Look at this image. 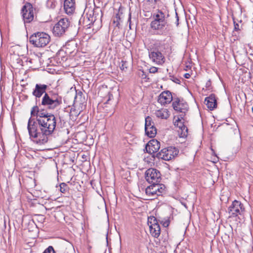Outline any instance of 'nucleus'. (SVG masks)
I'll list each match as a JSON object with an SVG mask.
<instances>
[{
	"label": "nucleus",
	"instance_id": "obj_1",
	"mask_svg": "<svg viewBox=\"0 0 253 253\" xmlns=\"http://www.w3.org/2000/svg\"><path fill=\"white\" fill-rule=\"evenodd\" d=\"M56 121L54 115L50 114L48 118L36 119L30 117L28 120L27 129L31 139L38 144L46 143L48 136L55 128Z\"/></svg>",
	"mask_w": 253,
	"mask_h": 253
},
{
	"label": "nucleus",
	"instance_id": "obj_2",
	"mask_svg": "<svg viewBox=\"0 0 253 253\" xmlns=\"http://www.w3.org/2000/svg\"><path fill=\"white\" fill-rule=\"evenodd\" d=\"M154 20L151 22V28L157 31V34L163 36H169L170 29L168 24L167 19L156 13L153 14Z\"/></svg>",
	"mask_w": 253,
	"mask_h": 253
},
{
	"label": "nucleus",
	"instance_id": "obj_3",
	"mask_svg": "<svg viewBox=\"0 0 253 253\" xmlns=\"http://www.w3.org/2000/svg\"><path fill=\"white\" fill-rule=\"evenodd\" d=\"M62 103V97L58 93L51 91L44 94L40 105L45 107L49 110H53L58 108Z\"/></svg>",
	"mask_w": 253,
	"mask_h": 253
},
{
	"label": "nucleus",
	"instance_id": "obj_4",
	"mask_svg": "<svg viewBox=\"0 0 253 253\" xmlns=\"http://www.w3.org/2000/svg\"><path fill=\"white\" fill-rule=\"evenodd\" d=\"M50 37L44 32H37L29 38V42L34 46L42 47L46 46L50 42Z\"/></svg>",
	"mask_w": 253,
	"mask_h": 253
},
{
	"label": "nucleus",
	"instance_id": "obj_5",
	"mask_svg": "<svg viewBox=\"0 0 253 253\" xmlns=\"http://www.w3.org/2000/svg\"><path fill=\"white\" fill-rule=\"evenodd\" d=\"M165 192V186L164 184L159 183H152L145 189L146 195L152 199H155L159 196L162 195Z\"/></svg>",
	"mask_w": 253,
	"mask_h": 253
},
{
	"label": "nucleus",
	"instance_id": "obj_6",
	"mask_svg": "<svg viewBox=\"0 0 253 253\" xmlns=\"http://www.w3.org/2000/svg\"><path fill=\"white\" fill-rule=\"evenodd\" d=\"M179 150L175 147L170 146L165 148L157 153L156 157L159 159L169 161L176 157Z\"/></svg>",
	"mask_w": 253,
	"mask_h": 253
},
{
	"label": "nucleus",
	"instance_id": "obj_7",
	"mask_svg": "<svg viewBox=\"0 0 253 253\" xmlns=\"http://www.w3.org/2000/svg\"><path fill=\"white\" fill-rule=\"evenodd\" d=\"M35 9L30 2H26L23 6L21 13L24 23H29L33 21L35 14Z\"/></svg>",
	"mask_w": 253,
	"mask_h": 253
},
{
	"label": "nucleus",
	"instance_id": "obj_8",
	"mask_svg": "<svg viewBox=\"0 0 253 253\" xmlns=\"http://www.w3.org/2000/svg\"><path fill=\"white\" fill-rule=\"evenodd\" d=\"M69 25L70 22L67 18H62L53 27L52 32L55 36H61L65 33Z\"/></svg>",
	"mask_w": 253,
	"mask_h": 253
},
{
	"label": "nucleus",
	"instance_id": "obj_9",
	"mask_svg": "<svg viewBox=\"0 0 253 253\" xmlns=\"http://www.w3.org/2000/svg\"><path fill=\"white\" fill-rule=\"evenodd\" d=\"M161 176L160 172L153 168L148 169L145 173V179L149 183H159L161 179Z\"/></svg>",
	"mask_w": 253,
	"mask_h": 253
},
{
	"label": "nucleus",
	"instance_id": "obj_10",
	"mask_svg": "<svg viewBox=\"0 0 253 253\" xmlns=\"http://www.w3.org/2000/svg\"><path fill=\"white\" fill-rule=\"evenodd\" d=\"M244 210L243 205L239 201L235 200L228 208V212L230 216L235 217L238 214H241Z\"/></svg>",
	"mask_w": 253,
	"mask_h": 253
},
{
	"label": "nucleus",
	"instance_id": "obj_11",
	"mask_svg": "<svg viewBox=\"0 0 253 253\" xmlns=\"http://www.w3.org/2000/svg\"><path fill=\"white\" fill-rule=\"evenodd\" d=\"M149 56L153 62L158 65H162L165 61L164 56L158 50L149 51Z\"/></svg>",
	"mask_w": 253,
	"mask_h": 253
},
{
	"label": "nucleus",
	"instance_id": "obj_12",
	"mask_svg": "<svg viewBox=\"0 0 253 253\" xmlns=\"http://www.w3.org/2000/svg\"><path fill=\"white\" fill-rule=\"evenodd\" d=\"M172 107L175 111L185 114L188 109L187 103L183 100L177 98L172 102Z\"/></svg>",
	"mask_w": 253,
	"mask_h": 253
},
{
	"label": "nucleus",
	"instance_id": "obj_13",
	"mask_svg": "<svg viewBox=\"0 0 253 253\" xmlns=\"http://www.w3.org/2000/svg\"><path fill=\"white\" fill-rule=\"evenodd\" d=\"M48 87V86L45 84H37L35 85V87L32 92V94L36 98H40L42 95L45 93L46 89Z\"/></svg>",
	"mask_w": 253,
	"mask_h": 253
},
{
	"label": "nucleus",
	"instance_id": "obj_14",
	"mask_svg": "<svg viewBox=\"0 0 253 253\" xmlns=\"http://www.w3.org/2000/svg\"><path fill=\"white\" fill-rule=\"evenodd\" d=\"M160 148V142L156 139H152L147 144L145 149L147 153L152 154L157 152Z\"/></svg>",
	"mask_w": 253,
	"mask_h": 253
},
{
	"label": "nucleus",
	"instance_id": "obj_15",
	"mask_svg": "<svg viewBox=\"0 0 253 253\" xmlns=\"http://www.w3.org/2000/svg\"><path fill=\"white\" fill-rule=\"evenodd\" d=\"M172 100V96L169 91L162 92L159 96L158 102L162 105L169 103Z\"/></svg>",
	"mask_w": 253,
	"mask_h": 253
},
{
	"label": "nucleus",
	"instance_id": "obj_16",
	"mask_svg": "<svg viewBox=\"0 0 253 253\" xmlns=\"http://www.w3.org/2000/svg\"><path fill=\"white\" fill-rule=\"evenodd\" d=\"M75 0H64V9L67 14H72L75 10Z\"/></svg>",
	"mask_w": 253,
	"mask_h": 253
},
{
	"label": "nucleus",
	"instance_id": "obj_17",
	"mask_svg": "<svg viewBox=\"0 0 253 253\" xmlns=\"http://www.w3.org/2000/svg\"><path fill=\"white\" fill-rule=\"evenodd\" d=\"M205 103L210 110H213L217 106L216 99L213 94H211L205 99Z\"/></svg>",
	"mask_w": 253,
	"mask_h": 253
},
{
	"label": "nucleus",
	"instance_id": "obj_18",
	"mask_svg": "<svg viewBox=\"0 0 253 253\" xmlns=\"http://www.w3.org/2000/svg\"><path fill=\"white\" fill-rule=\"evenodd\" d=\"M174 125L179 128L181 130V137H186L188 134V128L183 125V122H181L179 118L174 122Z\"/></svg>",
	"mask_w": 253,
	"mask_h": 253
},
{
	"label": "nucleus",
	"instance_id": "obj_19",
	"mask_svg": "<svg viewBox=\"0 0 253 253\" xmlns=\"http://www.w3.org/2000/svg\"><path fill=\"white\" fill-rule=\"evenodd\" d=\"M157 117L162 119H167L169 116V111L166 109H162L155 112Z\"/></svg>",
	"mask_w": 253,
	"mask_h": 253
},
{
	"label": "nucleus",
	"instance_id": "obj_20",
	"mask_svg": "<svg viewBox=\"0 0 253 253\" xmlns=\"http://www.w3.org/2000/svg\"><path fill=\"white\" fill-rule=\"evenodd\" d=\"M150 232L151 235L155 238H158L161 233V228L159 224H154L153 226L150 228Z\"/></svg>",
	"mask_w": 253,
	"mask_h": 253
},
{
	"label": "nucleus",
	"instance_id": "obj_21",
	"mask_svg": "<svg viewBox=\"0 0 253 253\" xmlns=\"http://www.w3.org/2000/svg\"><path fill=\"white\" fill-rule=\"evenodd\" d=\"M46 6L48 8L54 9L60 6L59 0H47Z\"/></svg>",
	"mask_w": 253,
	"mask_h": 253
},
{
	"label": "nucleus",
	"instance_id": "obj_22",
	"mask_svg": "<svg viewBox=\"0 0 253 253\" xmlns=\"http://www.w3.org/2000/svg\"><path fill=\"white\" fill-rule=\"evenodd\" d=\"M145 131L146 134L151 138L154 137L157 134V129L155 126L145 129Z\"/></svg>",
	"mask_w": 253,
	"mask_h": 253
},
{
	"label": "nucleus",
	"instance_id": "obj_23",
	"mask_svg": "<svg viewBox=\"0 0 253 253\" xmlns=\"http://www.w3.org/2000/svg\"><path fill=\"white\" fill-rule=\"evenodd\" d=\"M155 13L166 19H167L169 16V10L167 9L166 7H163L161 9H158Z\"/></svg>",
	"mask_w": 253,
	"mask_h": 253
},
{
	"label": "nucleus",
	"instance_id": "obj_24",
	"mask_svg": "<svg viewBox=\"0 0 253 253\" xmlns=\"http://www.w3.org/2000/svg\"><path fill=\"white\" fill-rule=\"evenodd\" d=\"M93 14V10H91L89 14L86 13V23L88 25H90V24L94 23L96 20L95 18L92 16Z\"/></svg>",
	"mask_w": 253,
	"mask_h": 253
},
{
	"label": "nucleus",
	"instance_id": "obj_25",
	"mask_svg": "<svg viewBox=\"0 0 253 253\" xmlns=\"http://www.w3.org/2000/svg\"><path fill=\"white\" fill-rule=\"evenodd\" d=\"M154 126V123L152 122V118L147 116L145 118V129H146L149 127H153Z\"/></svg>",
	"mask_w": 253,
	"mask_h": 253
},
{
	"label": "nucleus",
	"instance_id": "obj_26",
	"mask_svg": "<svg viewBox=\"0 0 253 253\" xmlns=\"http://www.w3.org/2000/svg\"><path fill=\"white\" fill-rule=\"evenodd\" d=\"M49 114L48 113H46L43 110H39V112L38 113L37 119H43L44 118H48L49 117Z\"/></svg>",
	"mask_w": 253,
	"mask_h": 253
},
{
	"label": "nucleus",
	"instance_id": "obj_27",
	"mask_svg": "<svg viewBox=\"0 0 253 253\" xmlns=\"http://www.w3.org/2000/svg\"><path fill=\"white\" fill-rule=\"evenodd\" d=\"M154 224H158L157 219L154 216H151L148 219V224L149 228L151 226H153Z\"/></svg>",
	"mask_w": 253,
	"mask_h": 253
},
{
	"label": "nucleus",
	"instance_id": "obj_28",
	"mask_svg": "<svg viewBox=\"0 0 253 253\" xmlns=\"http://www.w3.org/2000/svg\"><path fill=\"white\" fill-rule=\"evenodd\" d=\"M39 112V108L38 106H35L32 107L31 115L32 116H38V113Z\"/></svg>",
	"mask_w": 253,
	"mask_h": 253
},
{
	"label": "nucleus",
	"instance_id": "obj_29",
	"mask_svg": "<svg viewBox=\"0 0 253 253\" xmlns=\"http://www.w3.org/2000/svg\"><path fill=\"white\" fill-rule=\"evenodd\" d=\"M68 189V186L65 183H61L60 184V190L62 193H65Z\"/></svg>",
	"mask_w": 253,
	"mask_h": 253
},
{
	"label": "nucleus",
	"instance_id": "obj_30",
	"mask_svg": "<svg viewBox=\"0 0 253 253\" xmlns=\"http://www.w3.org/2000/svg\"><path fill=\"white\" fill-rule=\"evenodd\" d=\"M42 253H55V252L52 246H49Z\"/></svg>",
	"mask_w": 253,
	"mask_h": 253
},
{
	"label": "nucleus",
	"instance_id": "obj_31",
	"mask_svg": "<svg viewBox=\"0 0 253 253\" xmlns=\"http://www.w3.org/2000/svg\"><path fill=\"white\" fill-rule=\"evenodd\" d=\"M158 71V68L152 67L149 69V72L151 73H155Z\"/></svg>",
	"mask_w": 253,
	"mask_h": 253
},
{
	"label": "nucleus",
	"instance_id": "obj_32",
	"mask_svg": "<svg viewBox=\"0 0 253 253\" xmlns=\"http://www.w3.org/2000/svg\"><path fill=\"white\" fill-rule=\"evenodd\" d=\"M126 62L122 61V64L121 66H120V68L122 70H124L125 69L127 68V67L126 66Z\"/></svg>",
	"mask_w": 253,
	"mask_h": 253
},
{
	"label": "nucleus",
	"instance_id": "obj_33",
	"mask_svg": "<svg viewBox=\"0 0 253 253\" xmlns=\"http://www.w3.org/2000/svg\"><path fill=\"white\" fill-rule=\"evenodd\" d=\"M171 80L174 83H176V84H180V81L179 80V79H178V78H177L176 77H172V78L171 79Z\"/></svg>",
	"mask_w": 253,
	"mask_h": 253
},
{
	"label": "nucleus",
	"instance_id": "obj_34",
	"mask_svg": "<svg viewBox=\"0 0 253 253\" xmlns=\"http://www.w3.org/2000/svg\"><path fill=\"white\" fill-rule=\"evenodd\" d=\"M234 30L235 31L240 30V26L238 23H236L235 21H234Z\"/></svg>",
	"mask_w": 253,
	"mask_h": 253
},
{
	"label": "nucleus",
	"instance_id": "obj_35",
	"mask_svg": "<svg viewBox=\"0 0 253 253\" xmlns=\"http://www.w3.org/2000/svg\"><path fill=\"white\" fill-rule=\"evenodd\" d=\"M175 16L176 18V25L177 26H178L179 25V17L178 16L177 12H175Z\"/></svg>",
	"mask_w": 253,
	"mask_h": 253
},
{
	"label": "nucleus",
	"instance_id": "obj_36",
	"mask_svg": "<svg viewBox=\"0 0 253 253\" xmlns=\"http://www.w3.org/2000/svg\"><path fill=\"white\" fill-rule=\"evenodd\" d=\"M169 221L167 220L163 223V226L165 227H168L169 225Z\"/></svg>",
	"mask_w": 253,
	"mask_h": 253
},
{
	"label": "nucleus",
	"instance_id": "obj_37",
	"mask_svg": "<svg viewBox=\"0 0 253 253\" xmlns=\"http://www.w3.org/2000/svg\"><path fill=\"white\" fill-rule=\"evenodd\" d=\"M148 2H154L156 3L159 0H146Z\"/></svg>",
	"mask_w": 253,
	"mask_h": 253
},
{
	"label": "nucleus",
	"instance_id": "obj_38",
	"mask_svg": "<svg viewBox=\"0 0 253 253\" xmlns=\"http://www.w3.org/2000/svg\"><path fill=\"white\" fill-rule=\"evenodd\" d=\"M250 159L251 161L253 162V151L250 154Z\"/></svg>",
	"mask_w": 253,
	"mask_h": 253
},
{
	"label": "nucleus",
	"instance_id": "obj_39",
	"mask_svg": "<svg viewBox=\"0 0 253 253\" xmlns=\"http://www.w3.org/2000/svg\"><path fill=\"white\" fill-rule=\"evenodd\" d=\"M141 77L143 79H146V75L144 74L143 72H142V74L141 75Z\"/></svg>",
	"mask_w": 253,
	"mask_h": 253
},
{
	"label": "nucleus",
	"instance_id": "obj_40",
	"mask_svg": "<svg viewBox=\"0 0 253 253\" xmlns=\"http://www.w3.org/2000/svg\"><path fill=\"white\" fill-rule=\"evenodd\" d=\"M190 77V74H188V73H186V74H185V75H184V77H185V78H187V79L189 78V77Z\"/></svg>",
	"mask_w": 253,
	"mask_h": 253
},
{
	"label": "nucleus",
	"instance_id": "obj_41",
	"mask_svg": "<svg viewBox=\"0 0 253 253\" xmlns=\"http://www.w3.org/2000/svg\"><path fill=\"white\" fill-rule=\"evenodd\" d=\"M130 20H131V14L130 13L129 15V18L128 21L129 22V27H130Z\"/></svg>",
	"mask_w": 253,
	"mask_h": 253
},
{
	"label": "nucleus",
	"instance_id": "obj_42",
	"mask_svg": "<svg viewBox=\"0 0 253 253\" xmlns=\"http://www.w3.org/2000/svg\"><path fill=\"white\" fill-rule=\"evenodd\" d=\"M210 82H208V83L206 84V85H207V86H208L210 85Z\"/></svg>",
	"mask_w": 253,
	"mask_h": 253
},
{
	"label": "nucleus",
	"instance_id": "obj_43",
	"mask_svg": "<svg viewBox=\"0 0 253 253\" xmlns=\"http://www.w3.org/2000/svg\"><path fill=\"white\" fill-rule=\"evenodd\" d=\"M82 94L83 93H82V92L81 91H79V93H78V94L80 95H82Z\"/></svg>",
	"mask_w": 253,
	"mask_h": 253
},
{
	"label": "nucleus",
	"instance_id": "obj_44",
	"mask_svg": "<svg viewBox=\"0 0 253 253\" xmlns=\"http://www.w3.org/2000/svg\"><path fill=\"white\" fill-rule=\"evenodd\" d=\"M77 98H78V96H76V97H75V99H77Z\"/></svg>",
	"mask_w": 253,
	"mask_h": 253
},
{
	"label": "nucleus",
	"instance_id": "obj_45",
	"mask_svg": "<svg viewBox=\"0 0 253 253\" xmlns=\"http://www.w3.org/2000/svg\"><path fill=\"white\" fill-rule=\"evenodd\" d=\"M119 24V22H118L117 24H116V26H118Z\"/></svg>",
	"mask_w": 253,
	"mask_h": 253
},
{
	"label": "nucleus",
	"instance_id": "obj_46",
	"mask_svg": "<svg viewBox=\"0 0 253 253\" xmlns=\"http://www.w3.org/2000/svg\"><path fill=\"white\" fill-rule=\"evenodd\" d=\"M252 112L253 113V107H252Z\"/></svg>",
	"mask_w": 253,
	"mask_h": 253
},
{
	"label": "nucleus",
	"instance_id": "obj_47",
	"mask_svg": "<svg viewBox=\"0 0 253 253\" xmlns=\"http://www.w3.org/2000/svg\"><path fill=\"white\" fill-rule=\"evenodd\" d=\"M252 72L253 73V69H252Z\"/></svg>",
	"mask_w": 253,
	"mask_h": 253
}]
</instances>
